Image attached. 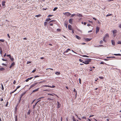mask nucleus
I'll use <instances>...</instances> for the list:
<instances>
[{
	"instance_id": "f257e3e1",
	"label": "nucleus",
	"mask_w": 121,
	"mask_h": 121,
	"mask_svg": "<svg viewBox=\"0 0 121 121\" xmlns=\"http://www.w3.org/2000/svg\"><path fill=\"white\" fill-rule=\"evenodd\" d=\"M87 60L82 62V63L86 64H88L91 61V59H87Z\"/></svg>"
},
{
	"instance_id": "f03ea898",
	"label": "nucleus",
	"mask_w": 121,
	"mask_h": 121,
	"mask_svg": "<svg viewBox=\"0 0 121 121\" xmlns=\"http://www.w3.org/2000/svg\"><path fill=\"white\" fill-rule=\"evenodd\" d=\"M117 32V30H114L112 31V33L114 37H115L116 35V33Z\"/></svg>"
},
{
	"instance_id": "7ed1b4c3",
	"label": "nucleus",
	"mask_w": 121,
	"mask_h": 121,
	"mask_svg": "<svg viewBox=\"0 0 121 121\" xmlns=\"http://www.w3.org/2000/svg\"><path fill=\"white\" fill-rule=\"evenodd\" d=\"M63 14L65 15H66L67 16H70L71 14L69 12H66L64 13H63Z\"/></svg>"
},
{
	"instance_id": "20e7f679",
	"label": "nucleus",
	"mask_w": 121,
	"mask_h": 121,
	"mask_svg": "<svg viewBox=\"0 0 121 121\" xmlns=\"http://www.w3.org/2000/svg\"><path fill=\"white\" fill-rule=\"evenodd\" d=\"M37 83V82H35L33 84L30 86V87L29 88V90H30L31 88L34 87L36 85Z\"/></svg>"
},
{
	"instance_id": "39448f33",
	"label": "nucleus",
	"mask_w": 121,
	"mask_h": 121,
	"mask_svg": "<svg viewBox=\"0 0 121 121\" xmlns=\"http://www.w3.org/2000/svg\"><path fill=\"white\" fill-rule=\"evenodd\" d=\"M99 28L98 27H97L96 28V33L97 34L99 32Z\"/></svg>"
},
{
	"instance_id": "423d86ee",
	"label": "nucleus",
	"mask_w": 121,
	"mask_h": 121,
	"mask_svg": "<svg viewBox=\"0 0 121 121\" xmlns=\"http://www.w3.org/2000/svg\"><path fill=\"white\" fill-rule=\"evenodd\" d=\"M57 108H59L60 107L61 104L58 102L57 101Z\"/></svg>"
},
{
	"instance_id": "0eeeda50",
	"label": "nucleus",
	"mask_w": 121,
	"mask_h": 121,
	"mask_svg": "<svg viewBox=\"0 0 121 121\" xmlns=\"http://www.w3.org/2000/svg\"><path fill=\"white\" fill-rule=\"evenodd\" d=\"M68 28L69 30H72L71 26L70 25H68Z\"/></svg>"
},
{
	"instance_id": "6e6552de",
	"label": "nucleus",
	"mask_w": 121,
	"mask_h": 121,
	"mask_svg": "<svg viewBox=\"0 0 121 121\" xmlns=\"http://www.w3.org/2000/svg\"><path fill=\"white\" fill-rule=\"evenodd\" d=\"M72 18H71L69 20V23L71 24H72V21L73 20Z\"/></svg>"
},
{
	"instance_id": "1a4fd4ad",
	"label": "nucleus",
	"mask_w": 121,
	"mask_h": 121,
	"mask_svg": "<svg viewBox=\"0 0 121 121\" xmlns=\"http://www.w3.org/2000/svg\"><path fill=\"white\" fill-rule=\"evenodd\" d=\"M26 93V91H25L24 92H23L21 94L20 97H22V96L25 95Z\"/></svg>"
},
{
	"instance_id": "9d476101",
	"label": "nucleus",
	"mask_w": 121,
	"mask_h": 121,
	"mask_svg": "<svg viewBox=\"0 0 121 121\" xmlns=\"http://www.w3.org/2000/svg\"><path fill=\"white\" fill-rule=\"evenodd\" d=\"M15 63L14 62H13L11 65L9 67V68H11L12 67L14 66L15 65Z\"/></svg>"
},
{
	"instance_id": "9b49d317",
	"label": "nucleus",
	"mask_w": 121,
	"mask_h": 121,
	"mask_svg": "<svg viewBox=\"0 0 121 121\" xmlns=\"http://www.w3.org/2000/svg\"><path fill=\"white\" fill-rule=\"evenodd\" d=\"M77 15L79 17H82V15L80 14H79L78 13H77Z\"/></svg>"
},
{
	"instance_id": "f8f14e48",
	"label": "nucleus",
	"mask_w": 121,
	"mask_h": 121,
	"mask_svg": "<svg viewBox=\"0 0 121 121\" xmlns=\"http://www.w3.org/2000/svg\"><path fill=\"white\" fill-rule=\"evenodd\" d=\"M70 51V49H68L67 50H66V51H65L64 53L63 54H65V53L66 52H68L69 51Z\"/></svg>"
},
{
	"instance_id": "ddd939ff",
	"label": "nucleus",
	"mask_w": 121,
	"mask_h": 121,
	"mask_svg": "<svg viewBox=\"0 0 121 121\" xmlns=\"http://www.w3.org/2000/svg\"><path fill=\"white\" fill-rule=\"evenodd\" d=\"M91 39H90L87 38H86L85 39V41L87 42H88V41H90Z\"/></svg>"
},
{
	"instance_id": "4468645a",
	"label": "nucleus",
	"mask_w": 121,
	"mask_h": 121,
	"mask_svg": "<svg viewBox=\"0 0 121 121\" xmlns=\"http://www.w3.org/2000/svg\"><path fill=\"white\" fill-rule=\"evenodd\" d=\"M39 88H38L35 90H34L33 91H32V92H36V91H38L39 90Z\"/></svg>"
},
{
	"instance_id": "2eb2a0df",
	"label": "nucleus",
	"mask_w": 121,
	"mask_h": 121,
	"mask_svg": "<svg viewBox=\"0 0 121 121\" xmlns=\"http://www.w3.org/2000/svg\"><path fill=\"white\" fill-rule=\"evenodd\" d=\"M5 2L4 1H3L2 2V5L3 6H4L5 5Z\"/></svg>"
},
{
	"instance_id": "dca6fc26",
	"label": "nucleus",
	"mask_w": 121,
	"mask_h": 121,
	"mask_svg": "<svg viewBox=\"0 0 121 121\" xmlns=\"http://www.w3.org/2000/svg\"><path fill=\"white\" fill-rule=\"evenodd\" d=\"M75 37L76 38L78 39H81V38L78 35H76Z\"/></svg>"
},
{
	"instance_id": "f3484780",
	"label": "nucleus",
	"mask_w": 121,
	"mask_h": 121,
	"mask_svg": "<svg viewBox=\"0 0 121 121\" xmlns=\"http://www.w3.org/2000/svg\"><path fill=\"white\" fill-rule=\"evenodd\" d=\"M112 44L113 45H115V43L114 41L113 40H112L111 41Z\"/></svg>"
},
{
	"instance_id": "a211bd4d",
	"label": "nucleus",
	"mask_w": 121,
	"mask_h": 121,
	"mask_svg": "<svg viewBox=\"0 0 121 121\" xmlns=\"http://www.w3.org/2000/svg\"><path fill=\"white\" fill-rule=\"evenodd\" d=\"M55 74L57 75H59L60 74V73L58 72H56L55 73Z\"/></svg>"
},
{
	"instance_id": "6ab92c4d",
	"label": "nucleus",
	"mask_w": 121,
	"mask_h": 121,
	"mask_svg": "<svg viewBox=\"0 0 121 121\" xmlns=\"http://www.w3.org/2000/svg\"><path fill=\"white\" fill-rule=\"evenodd\" d=\"M9 58L10 59L12 60V61H14V59L13 57H11V56Z\"/></svg>"
},
{
	"instance_id": "aec40b11",
	"label": "nucleus",
	"mask_w": 121,
	"mask_h": 121,
	"mask_svg": "<svg viewBox=\"0 0 121 121\" xmlns=\"http://www.w3.org/2000/svg\"><path fill=\"white\" fill-rule=\"evenodd\" d=\"M64 25H65V27L66 28H67V25H68L67 23L66 22H65V23H64Z\"/></svg>"
},
{
	"instance_id": "412c9836",
	"label": "nucleus",
	"mask_w": 121,
	"mask_h": 121,
	"mask_svg": "<svg viewBox=\"0 0 121 121\" xmlns=\"http://www.w3.org/2000/svg\"><path fill=\"white\" fill-rule=\"evenodd\" d=\"M31 112V111L30 110H29L28 112H27V115H30Z\"/></svg>"
},
{
	"instance_id": "4be33fe9",
	"label": "nucleus",
	"mask_w": 121,
	"mask_h": 121,
	"mask_svg": "<svg viewBox=\"0 0 121 121\" xmlns=\"http://www.w3.org/2000/svg\"><path fill=\"white\" fill-rule=\"evenodd\" d=\"M5 70V69L3 68H0V71H3Z\"/></svg>"
},
{
	"instance_id": "5701e85b",
	"label": "nucleus",
	"mask_w": 121,
	"mask_h": 121,
	"mask_svg": "<svg viewBox=\"0 0 121 121\" xmlns=\"http://www.w3.org/2000/svg\"><path fill=\"white\" fill-rule=\"evenodd\" d=\"M114 55L115 56H121V54H114Z\"/></svg>"
},
{
	"instance_id": "b1692460",
	"label": "nucleus",
	"mask_w": 121,
	"mask_h": 121,
	"mask_svg": "<svg viewBox=\"0 0 121 121\" xmlns=\"http://www.w3.org/2000/svg\"><path fill=\"white\" fill-rule=\"evenodd\" d=\"M51 20V19L50 18H48L46 20V21L47 22H48L49 21H50Z\"/></svg>"
},
{
	"instance_id": "393cba45",
	"label": "nucleus",
	"mask_w": 121,
	"mask_h": 121,
	"mask_svg": "<svg viewBox=\"0 0 121 121\" xmlns=\"http://www.w3.org/2000/svg\"><path fill=\"white\" fill-rule=\"evenodd\" d=\"M38 103H37V102L35 103V105H34L33 106V108H34L35 107V106Z\"/></svg>"
},
{
	"instance_id": "a878e982",
	"label": "nucleus",
	"mask_w": 121,
	"mask_h": 121,
	"mask_svg": "<svg viewBox=\"0 0 121 121\" xmlns=\"http://www.w3.org/2000/svg\"><path fill=\"white\" fill-rule=\"evenodd\" d=\"M115 58L114 57H113V56H109V57H107V58Z\"/></svg>"
},
{
	"instance_id": "bb28decb",
	"label": "nucleus",
	"mask_w": 121,
	"mask_h": 121,
	"mask_svg": "<svg viewBox=\"0 0 121 121\" xmlns=\"http://www.w3.org/2000/svg\"><path fill=\"white\" fill-rule=\"evenodd\" d=\"M109 37L108 34L107 33L105 35V36L104 37H105V38L106 37Z\"/></svg>"
},
{
	"instance_id": "cd10ccee",
	"label": "nucleus",
	"mask_w": 121,
	"mask_h": 121,
	"mask_svg": "<svg viewBox=\"0 0 121 121\" xmlns=\"http://www.w3.org/2000/svg\"><path fill=\"white\" fill-rule=\"evenodd\" d=\"M73 91L76 93L75 95L76 96L77 95V91H76V90L75 89H74Z\"/></svg>"
},
{
	"instance_id": "c85d7f7f",
	"label": "nucleus",
	"mask_w": 121,
	"mask_h": 121,
	"mask_svg": "<svg viewBox=\"0 0 121 121\" xmlns=\"http://www.w3.org/2000/svg\"><path fill=\"white\" fill-rule=\"evenodd\" d=\"M57 9H58L57 7H55L53 9V11H55Z\"/></svg>"
},
{
	"instance_id": "c756f323",
	"label": "nucleus",
	"mask_w": 121,
	"mask_h": 121,
	"mask_svg": "<svg viewBox=\"0 0 121 121\" xmlns=\"http://www.w3.org/2000/svg\"><path fill=\"white\" fill-rule=\"evenodd\" d=\"M43 87H51L50 86H49L47 85H43Z\"/></svg>"
},
{
	"instance_id": "7c9ffc66",
	"label": "nucleus",
	"mask_w": 121,
	"mask_h": 121,
	"mask_svg": "<svg viewBox=\"0 0 121 121\" xmlns=\"http://www.w3.org/2000/svg\"><path fill=\"white\" fill-rule=\"evenodd\" d=\"M22 97H20L19 98V103L21 101V99H22Z\"/></svg>"
},
{
	"instance_id": "2f4dec72",
	"label": "nucleus",
	"mask_w": 121,
	"mask_h": 121,
	"mask_svg": "<svg viewBox=\"0 0 121 121\" xmlns=\"http://www.w3.org/2000/svg\"><path fill=\"white\" fill-rule=\"evenodd\" d=\"M1 86H2V90H4V87H3V85L2 84H1Z\"/></svg>"
},
{
	"instance_id": "473e14b6",
	"label": "nucleus",
	"mask_w": 121,
	"mask_h": 121,
	"mask_svg": "<svg viewBox=\"0 0 121 121\" xmlns=\"http://www.w3.org/2000/svg\"><path fill=\"white\" fill-rule=\"evenodd\" d=\"M105 37H104L103 39V40L104 42H106V40H105Z\"/></svg>"
},
{
	"instance_id": "72a5a7b5",
	"label": "nucleus",
	"mask_w": 121,
	"mask_h": 121,
	"mask_svg": "<svg viewBox=\"0 0 121 121\" xmlns=\"http://www.w3.org/2000/svg\"><path fill=\"white\" fill-rule=\"evenodd\" d=\"M82 56L83 57H88L89 56H88L86 55H83Z\"/></svg>"
},
{
	"instance_id": "f704fd0d",
	"label": "nucleus",
	"mask_w": 121,
	"mask_h": 121,
	"mask_svg": "<svg viewBox=\"0 0 121 121\" xmlns=\"http://www.w3.org/2000/svg\"><path fill=\"white\" fill-rule=\"evenodd\" d=\"M4 39H0V41H1L2 42H4Z\"/></svg>"
},
{
	"instance_id": "c9c22d12",
	"label": "nucleus",
	"mask_w": 121,
	"mask_h": 121,
	"mask_svg": "<svg viewBox=\"0 0 121 121\" xmlns=\"http://www.w3.org/2000/svg\"><path fill=\"white\" fill-rule=\"evenodd\" d=\"M53 15H48V17H51Z\"/></svg>"
},
{
	"instance_id": "e433bc0d",
	"label": "nucleus",
	"mask_w": 121,
	"mask_h": 121,
	"mask_svg": "<svg viewBox=\"0 0 121 121\" xmlns=\"http://www.w3.org/2000/svg\"><path fill=\"white\" fill-rule=\"evenodd\" d=\"M117 43L118 44H121V41H119Z\"/></svg>"
},
{
	"instance_id": "4c0bfd02",
	"label": "nucleus",
	"mask_w": 121,
	"mask_h": 121,
	"mask_svg": "<svg viewBox=\"0 0 121 121\" xmlns=\"http://www.w3.org/2000/svg\"><path fill=\"white\" fill-rule=\"evenodd\" d=\"M103 43V41L102 40H101L100 41V44H102Z\"/></svg>"
},
{
	"instance_id": "58836bf2",
	"label": "nucleus",
	"mask_w": 121,
	"mask_h": 121,
	"mask_svg": "<svg viewBox=\"0 0 121 121\" xmlns=\"http://www.w3.org/2000/svg\"><path fill=\"white\" fill-rule=\"evenodd\" d=\"M47 22H45L44 23V25L45 26H46V24H47Z\"/></svg>"
},
{
	"instance_id": "ea45409f",
	"label": "nucleus",
	"mask_w": 121,
	"mask_h": 121,
	"mask_svg": "<svg viewBox=\"0 0 121 121\" xmlns=\"http://www.w3.org/2000/svg\"><path fill=\"white\" fill-rule=\"evenodd\" d=\"M2 60H3V61H6L7 60L5 59H4V58H2Z\"/></svg>"
},
{
	"instance_id": "a19ab883",
	"label": "nucleus",
	"mask_w": 121,
	"mask_h": 121,
	"mask_svg": "<svg viewBox=\"0 0 121 121\" xmlns=\"http://www.w3.org/2000/svg\"><path fill=\"white\" fill-rule=\"evenodd\" d=\"M76 15L74 14H73L71 16V17H73L75 15Z\"/></svg>"
},
{
	"instance_id": "79ce46f5",
	"label": "nucleus",
	"mask_w": 121,
	"mask_h": 121,
	"mask_svg": "<svg viewBox=\"0 0 121 121\" xmlns=\"http://www.w3.org/2000/svg\"><path fill=\"white\" fill-rule=\"evenodd\" d=\"M47 99L48 100H52L53 99H51L50 98H48Z\"/></svg>"
},
{
	"instance_id": "37998d69",
	"label": "nucleus",
	"mask_w": 121,
	"mask_h": 121,
	"mask_svg": "<svg viewBox=\"0 0 121 121\" xmlns=\"http://www.w3.org/2000/svg\"><path fill=\"white\" fill-rule=\"evenodd\" d=\"M41 15L40 14H39L38 15H36L35 16V17H39Z\"/></svg>"
},
{
	"instance_id": "c03bdc74",
	"label": "nucleus",
	"mask_w": 121,
	"mask_h": 121,
	"mask_svg": "<svg viewBox=\"0 0 121 121\" xmlns=\"http://www.w3.org/2000/svg\"><path fill=\"white\" fill-rule=\"evenodd\" d=\"M55 21H56V20H51V21H50L49 22L50 23V22H55Z\"/></svg>"
},
{
	"instance_id": "a18cd8bd",
	"label": "nucleus",
	"mask_w": 121,
	"mask_h": 121,
	"mask_svg": "<svg viewBox=\"0 0 121 121\" xmlns=\"http://www.w3.org/2000/svg\"><path fill=\"white\" fill-rule=\"evenodd\" d=\"M7 56H8V57H9V58H10V57L11 56V55H10V54H9V55H7Z\"/></svg>"
},
{
	"instance_id": "49530a36",
	"label": "nucleus",
	"mask_w": 121,
	"mask_h": 121,
	"mask_svg": "<svg viewBox=\"0 0 121 121\" xmlns=\"http://www.w3.org/2000/svg\"><path fill=\"white\" fill-rule=\"evenodd\" d=\"M50 86L51 87H51V88H54L55 87V86L53 85H52V86Z\"/></svg>"
},
{
	"instance_id": "de8ad7c7",
	"label": "nucleus",
	"mask_w": 121,
	"mask_h": 121,
	"mask_svg": "<svg viewBox=\"0 0 121 121\" xmlns=\"http://www.w3.org/2000/svg\"><path fill=\"white\" fill-rule=\"evenodd\" d=\"M103 47L104 46L103 45H99L98 46L99 47Z\"/></svg>"
},
{
	"instance_id": "09e8293b",
	"label": "nucleus",
	"mask_w": 121,
	"mask_h": 121,
	"mask_svg": "<svg viewBox=\"0 0 121 121\" xmlns=\"http://www.w3.org/2000/svg\"><path fill=\"white\" fill-rule=\"evenodd\" d=\"M112 15V14H107V15L106 16V17H108L109 16H111Z\"/></svg>"
},
{
	"instance_id": "8fccbe9b",
	"label": "nucleus",
	"mask_w": 121,
	"mask_h": 121,
	"mask_svg": "<svg viewBox=\"0 0 121 121\" xmlns=\"http://www.w3.org/2000/svg\"><path fill=\"white\" fill-rule=\"evenodd\" d=\"M17 116H16V117H15V121H17Z\"/></svg>"
},
{
	"instance_id": "3c124183",
	"label": "nucleus",
	"mask_w": 121,
	"mask_h": 121,
	"mask_svg": "<svg viewBox=\"0 0 121 121\" xmlns=\"http://www.w3.org/2000/svg\"><path fill=\"white\" fill-rule=\"evenodd\" d=\"M79 61L80 62H82L83 61L82 60V59H79Z\"/></svg>"
},
{
	"instance_id": "603ef678",
	"label": "nucleus",
	"mask_w": 121,
	"mask_h": 121,
	"mask_svg": "<svg viewBox=\"0 0 121 121\" xmlns=\"http://www.w3.org/2000/svg\"><path fill=\"white\" fill-rule=\"evenodd\" d=\"M79 83L80 84H81V79L80 78H79Z\"/></svg>"
},
{
	"instance_id": "864d4df0",
	"label": "nucleus",
	"mask_w": 121,
	"mask_h": 121,
	"mask_svg": "<svg viewBox=\"0 0 121 121\" xmlns=\"http://www.w3.org/2000/svg\"><path fill=\"white\" fill-rule=\"evenodd\" d=\"M36 71V69H35L34 70H33L32 72V73H34Z\"/></svg>"
},
{
	"instance_id": "5fc2aeb1",
	"label": "nucleus",
	"mask_w": 121,
	"mask_h": 121,
	"mask_svg": "<svg viewBox=\"0 0 121 121\" xmlns=\"http://www.w3.org/2000/svg\"><path fill=\"white\" fill-rule=\"evenodd\" d=\"M99 77V78L102 79H103L104 78V77Z\"/></svg>"
},
{
	"instance_id": "6e6d98bb",
	"label": "nucleus",
	"mask_w": 121,
	"mask_h": 121,
	"mask_svg": "<svg viewBox=\"0 0 121 121\" xmlns=\"http://www.w3.org/2000/svg\"><path fill=\"white\" fill-rule=\"evenodd\" d=\"M16 83V81L15 80L14 81L13 83L14 84H15Z\"/></svg>"
},
{
	"instance_id": "4d7b16f0",
	"label": "nucleus",
	"mask_w": 121,
	"mask_h": 121,
	"mask_svg": "<svg viewBox=\"0 0 121 121\" xmlns=\"http://www.w3.org/2000/svg\"><path fill=\"white\" fill-rule=\"evenodd\" d=\"M2 49H1V50L0 51V54H2Z\"/></svg>"
},
{
	"instance_id": "13d9d810",
	"label": "nucleus",
	"mask_w": 121,
	"mask_h": 121,
	"mask_svg": "<svg viewBox=\"0 0 121 121\" xmlns=\"http://www.w3.org/2000/svg\"><path fill=\"white\" fill-rule=\"evenodd\" d=\"M2 65H4V66H6V65L4 63H2Z\"/></svg>"
},
{
	"instance_id": "bf43d9fd",
	"label": "nucleus",
	"mask_w": 121,
	"mask_h": 121,
	"mask_svg": "<svg viewBox=\"0 0 121 121\" xmlns=\"http://www.w3.org/2000/svg\"><path fill=\"white\" fill-rule=\"evenodd\" d=\"M82 118L85 119H86V117H82Z\"/></svg>"
},
{
	"instance_id": "052dcab7",
	"label": "nucleus",
	"mask_w": 121,
	"mask_h": 121,
	"mask_svg": "<svg viewBox=\"0 0 121 121\" xmlns=\"http://www.w3.org/2000/svg\"><path fill=\"white\" fill-rule=\"evenodd\" d=\"M48 95H52V96H53V95L51 94H48Z\"/></svg>"
},
{
	"instance_id": "680f3d73",
	"label": "nucleus",
	"mask_w": 121,
	"mask_h": 121,
	"mask_svg": "<svg viewBox=\"0 0 121 121\" xmlns=\"http://www.w3.org/2000/svg\"><path fill=\"white\" fill-rule=\"evenodd\" d=\"M33 78V77H31L30 78H28V79L29 80H30L32 79Z\"/></svg>"
},
{
	"instance_id": "e2e57ef3",
	"label": "nucleus",
	"mask_w": 121,
	"mask_h": 121,
	"mask_svg": "<svg viewBox=\"0 0 121 121\" xmlns=\"http://www.w3.org/2000/svg\"><path fill=\"white\" fill-rule=\"evenodd\" d=\"M53 25V24L52 23H50L49 24V25L50 26H52Z\"/></svg>"
},
{
	"instance_id": "0e129e2a",
	"label": "nucleus",
	"mask_w": 121,
	"mask_h": 121,
	"mask_svg": "<svg viewBox=\"0 0 121 121\" xmlns=\"http://www.w3.org/2000/svg\"><path fill=\"white\" fill-rule=\"evenodd\" d=\"M73 121H76V120H75V119L74 117H73Z\"/></svg>"
},
{
	"instance_id": "69168bd1",
	"label": "nucleus",
	"mask_w": 121,
	"mask_h": 121,
	"mask_svg": "<svg viewBox=\"0 0 121 121\" xmlns=\"http://www.w3.org/2000/svg\"><path fill=\"white\" fill-rule=\"evenodd\" d=\"M29 80L28 79V78L25 81L26 82H27Z\"/></svg>"
},
{
	"instance_id": "338daca9",
	"label": "nucleus",
	"mask_w": 121,
	"mask_h": 121,
	"mask_svg": "<svg viewBox=\"0 0 121 121\" xmlns=\"http://www.w3.org/2000/svg\"><path fill=\"white\" fill-rule=\"evenodd\" d=\"M6 56V53H5L4 55V57H5Z\"/></svg>"
},
{
	"instance_id": "774afa93",
	"label": "nucleus",
	"mask_w": 121,
	"mask_h": 121,
	"mask_svg": "<svg viewBox=\"0 0 121 121\" xmlns=\"http://www.w3.org/2000/svg\"><path fill=\"white\" fill-rule=\"evenodd\" d=\"M119 27L120 28H121V24L119 25Z\"/></svg>"
}]
</instances>
